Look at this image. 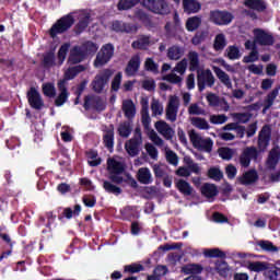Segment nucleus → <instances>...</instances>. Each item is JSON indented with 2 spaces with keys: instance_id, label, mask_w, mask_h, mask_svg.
<instances>
[{
  "instance_id": "obj_1",
  "label": "nucleus",
  "mask_w": 280,
  "mask_h": 280,
  "mask_svg": "<svg viewBox=\"0 0 280 280\" xmlns=\"http://www.w3.org/2000/svg\"><path fill=\"white\" fill-rule=\"evenodd\" d=\"M75 23V18H73L72 13L61 16L49 30L50 38H56L58 34H65L69 32L71 27H73Z\"/></svg>"
},
{
  "instance_id": "obj_2",
  "label": "nucleus",
  "mask_w": 280,
  "mask_h": 280,
  "mask_svg": "<svg viewBox=\"0 0 280 280\" xmlns=\"http://www.w3.org/2000/svg\"><path fill=\"white\" fill-rule=\"evenodd\" d=\"M113 73H115L113 69L106 68L102 72L96 74L94 80L91 83L92 91L98 94L103 93L104 89L106 88V84L110 82V78H113Z\"/></svg>"
},
{
  "instance_id": "obj_3",
  "label": "nucleus",
  "mask_w": 280,
  "mask_h": 280,
  "mask_svg": "<svg viewBox=\"0 0 280 280\" xmlns=\"http://www.w3.org/2000/svg\"><path fill=\"white\" fill-rule=\"evenodd\" d=\"M215 85V77L211 69L197 70V86L199 93H202L205 89H213Z\"/></svg>"
},
{
  "instance_id": "obj_4",
  "label": "nucleus",
  "mask_w": 280,
  "mask_h": 280,
  "mask_svg": "<svg viewBox=\"0 0 280 280\" xmlns=\"http://www.w3.org/2000/svg\"><path fill=\"white\" fill-rule=\"evenodd\" d=\"M189 139L194 148H196V150H199V152L210 153L213 151V140H211V138L203 139L202 137H200V135L192 130L189 133Z\"/></svg>"
},
{
  "instance_id": "obj_5",
  "label": "nucleus",
  "mask_w": 280,
  "mask_h": 280,
  "mask_svg": "<svg viewBox=\"0 0 280 280\" xmlns=\"http://www.w3.org/2000/svg\"><path fill=\"white\" fill-rule=\"evenodd\" d=\"M113 56H115V46L113 44L103 45L96 55L94 67H104V65H108Z\"/></svg>"
},
{
  "instance_id": "obj_6",
  "label": "nucleus",
  "mask_w": 280,
  "mask_h": 280,
  "mask_svg": "<svg viewBox=\"0 0 280 280\" xmlns=\"http://www.w3.org/2000/svg\"><path fill=\"white\" fill-rule=\"evenodd\" d=\"M271 139H272V128H270V125H264L260 131L258 132V139H257L258 153L266 152L268 150Z\"/></svg>"
},
{
  "instance_id": "obj_7",
  "label": "nucleus",
  "mask_w": 280,
  "mask_h": 280,
  "mask_svg": "<svg viewBox=\"0 0 280 280\" xmlns=\"http://www.w3.org/2000/svg\"><path fill=\"white\" fill-rule=\"evenodd\" d=\"M83 108L85 110H91V108H93L96 113H103V110H106V102H104L102 96L88 95L84 97Z\"/></svg>"
},
{
  "instance_id": "obj_8",
  "label": "nucleus",
  "mask_w": 280,
  "mask_h": 280,
  "mask_svg": "<svg viewBox=\"0 0 280 280\" xmlns=\"http://www.w3.org/2000/svg\"><path fill=\"white\" fill-rule=\"evenodd\" d=\"M259 159V151L256 147H247L243 150L238 158L241 167H250V161H257Z\"/></svg>"
},
{
  "instance_id": "obj_9",
  "label": "nucleus",
  "mask_w": 280,
  "mask_h": 280,
  "mask_svg": "<svg viewBox=\"0 0 280 280\" xmlns=\"http://www.w3.org/2000/svg\"><path fill=\"white\" fill-rule=\"evenodd\" d=\"M145 5L153 14H160L161 16L170 14V4L165 0H148Z\"/></svg>"
},
{
  "instance_id": "obj_10",
  "label": "nucleus",
  "mask_w": 280,
  "mask_h": 280,
  "mask_svg": "<svg viewBox=\"0 0 280 280\" xmlns=\"http://www.w3.org/2000/svg\"><path fill=\"white\" fill-rule=\"evenodd\" d=\"M254 38L260 47H272L275 45V36L262 28L254 30Z\"/></svg>"
},
{
  "instance_id": "obj_11",
  "label": "nucleus",
  "mask_w": 280,
  "mask_h": 280,
  "mask_svg": "<svg viewBox=\"0 0 280 280\" xmlns=\"http://www.w3.org/2000/svg\"><path fill=\"white\" fill-rule=\"evenodd\" d=\"M26 97L31 108H34V110H43L45 108V101H43V96H40V92L36 88H31L26 93Z\"/></svg>"
},
{
  "instance_id": "obj_12",
  "label": "nucleus",
  "mask_w": 280,
  "mask_h": 280,
  "mask_svg": "<svg viewBox=\"0 0 280 280\" xmlns=\"http://www.w3.org/2000/svg\"><path fill=\"white\" fill-rule=\"evenodd\" d=\"M234 16L229 11H211L210 12V21L214 23V25H230L233 23Z\"/></svg>"
},
{
  "instance_id": "obj_13",
  "label": "nucleus",
  "mask_w": 280,
  "mask_h": 280,
  "mask_svg": "<svg viewBox=\"0 0 280 280\" xmlns=\"http://www.w3.org/2000/svg\"><path fill=\"white\" fill-rule=\"evenodd\" d=\"M103 145L109 152L115 150V125L110 124L103 130Z\"/></svg>"
},
{
  "instance_id": "obj_14",
  "label": "nucleus",
  "mask_w": 280,
  "mask_h": 280,
  "mask_svg": "<svg viewBox=\"0 0 280 280\" xmlns=\"http://www.w3.org/2000/svg\"><path fill=\"white\" fill-rule=\"evenodd\" d=\"M141 143H143V139L141 137H133L129 139L125 143V150L129 156H139V152H141Z\"/></svg>"
},
{
  "instance_id": "obj_15",
  "label": "nucleus",
  "mask_w": 280,
  "mask_h": 280,
  "mask_svg": "<svg viewBox=\"0 0 280 280\" xmlns=\"http://www.w3.org/2000/svg\"><path fill=\"white\" fill-rule=\"evenodd\" d=\"M259 180V174L257 173V170L252 168L245 173L242 174V176L237 177V183L240 185H244L245 187H248L250 185H255Z\"/></svg>"
},
{
  "instance_id": "obj_16",
  "label": "nucleus",
  "mask_w": 280,
  "mask_h": 280,
  "mask_svg": "<svg viewBox=\"0 0 280 280\" xmlns=\"http://www.w3.org/2000/svg\"><path fill=\"white\" fill-rule=\"evenodd\" d=\"M86 58L89 57L84 54L81 46L77 45L71 48L68 62H70V65H80V62H84Z\"/></svg>"
},
{
  "instance_id": "obj_17",
  "label": "nucleus",
  "mask_w": 280,
  "mask_h": 280,
  "mask_svg": "<svg viewBox=\"0 0 280 280\" xmlns=\"http://www.w3.org/2000/svg\"><path fill=\"white\" fill-rule=\"evenodd\" d=\"M155 130L166 139V141H172L174 139L175 131L165 120H159L155 122Z\"/></svg>"
},
{
  "instance_id": "obj_18",
  "label": "nucleus",
  "mask_w": 280,
  "mask_h": 280,
  "mask_svg": "<svg viewBox=\"0 0 280 280\" xmlns=\"http://www.w3.org/2000/svg\"><path fill=\"white\" fill-rule=\"evenodd\" d=\"M84 71H86V66L84 65L70 67L66 70L63 79H61L59 82H65V85L67 86V82H69V80H74L77 75H80V73Z\"/></svg>"
},
{
  "instance_id": "obj_19",
  "label": "nucleus",
  "mask_w": 280,
  "mask_h": 280,
  "mask_svg": "<svg viewBox=\"0 0 280 280\" xmlns=\"http://www.w3.org/2000/svg\"><path fill=\"white\" fill-rule=\"evenodd\" d=\"M177 115H178V98L176 96H172L166 107V119H168V121L174 122L176 121Z\"/></svg>"
},
{
  "instance_id": "obj_20",
  "label": "nucleus",
  "mask_w": 280,
  "mask_h": 280,
  "mask_svg": "<svg viewBox=\"0 0 280 280\" xmlns=\"http://www.w3.org/2000/svg\"><path fill=\"white\" fill-rule=\"evenodd\" d=\"M140 67H141V57H139V55H135L133 57H131V59L128 61L125 68L126 75L128 77L136 75Z\"/></svg>"
},
{
  "instance_id": "obj_21",
  "label": "nucleus",
  "mask_w": 280,
  "mask_h": 280,
  "mask_svg": "<svg viewBox=\"0 0 280 280\" xmlns=\"http://www.w3.org/2000/svg\"><path fill=\"white\" fill-rule=\"evenodd\" d=\"M279 161H280V147L276 145L270 150L267 159L268 170H271V171L277 170V165L279 164Z\"/></svg>"
},
{
  "instance_id": "obj_22",
  "label": "nucleus",
  "mask_w": 280,
  "mask_h": 280,
  "mask_svg": "<svg viewBox=\"0 0 280 280\" xmlns=\"http://www.w3.org/2000/svg\"><path fill=\"white\" fill-rule=\"evenodd\" d=\"M57 86L60 93L55 100V106L60 107V106H63L65 103L69 100V90H67V85H65V81H58Z\"/></svg>"
},
{
  "instance_id": "obj_23",
  "label": "nucleus",
  "mask_w": 280,
  "mask_h": 280,
  "mask_svg": "<svg viewBox=\"0 0 280 280\" xmlns=\"http://www.w3.org/2000/svg\"><path fill=\"white\" fill-rule=\"evenodd\" d=\"M243 5H245V8L248 10H253L254 12L258 13L268 10V3H266L265 0H245Z\"/></svg>"
},
{
  "instance_id": "obj_24",
  "label": "nucleus",
  "mask_w": 280,
  "mask_h": 280,
  "mask_svg": "<svg viewBox=\"0 0 280 280\" xmlns=\"http://www.w3.org/2000/svg\"><path fill=\"white\" fill-rule=\"evenodd\" d=\"M122 112L127 119H135V115H137V106L132 100H125L122 102Z\"/></svg>"
},
{
  "instance_id": "obj_25",
  "label": "nucleus",
  "mask_w": 280,
  "mask_h": 280,
  "mask_svg": "<svg viewBox=\"0 0 280 280\" xmlns=\"http://www.w3.org/2000/svg\"><path fill=\"white\" fill-rule=\"evenodd\" d=\"M91 24V14L86 13L82 18L79 19V22L74 26V33L77 36H80L83 32L86 31V27Z\"/></svg>"
},
{
  "instance_id": "obj_26",
  "label": "nucleus",
  "mask_w": 280,
  "mask_h": 280,
  "mask_svg": "<svg viewBox=\"0 0 280 280\" xmlns=\"http://www.w3.org/2000/svg\"><path fill=\"white\" fill-rule=\"evenodd\" d=\"M213 71L217 78L220 80L221 84H224L226 89H233V82H231V77L224 72L220 67H213Z\"/></svg>"
},
{
  "instance_id": "obj_27",
  "label": "nucleus",
  "mask_w": 280,
  "mask_h": 280,
  "mask_svg": "<svg viewBox=\"0 0 280 280\" xmlns=\"http://www.w3.org/2000/svg\"><path fill=\"white\" fill-rule=\"evenodd\" d=\"M79 46H81L83 54H85V57L88 58L89 56H95L97 54V49H100L97 43H94L93 40H86Z\"/></svg>"
},
{
  "instance_id": "obj_28",
  "label": "nucleus",
  "mask_w": 280,
  "mask_h": 280,
  "mask_svg": "<svg viewBox=\"0 0 280 280\" xmlns=\"http://www.w3.org/2000/svg\"><path fill=\"white\" fill-rule=\"evenodd\" d=\"M166 56L168 60H180L185 56V49L178 45H173L168 47Z\"/></svg>"
},
{
  "instance_id": "obj_29",
  "label": "nucleus",
  "mask_w": 280,
  "mask_h": 280,
  "mask_svg": "<svg viewBox=\"0 0 280 280\" xmlns=\"http://www.w3.org/2000/svg\"><path fill=\"white\" fill-rule=\"evenodd\" d=\"M247 268L250 272H265L266 275L270 268V264L266 261H249Z\"/></svg>"
},
{
  "instance_id": "obj_30",
  "label": "nucleus",
  "mask_w": 280,
  "mask_h": 280,
  "mask_svg": "<svg viewBox=\"0 0 280 280\" xmlns=\"http://www.w3.org/2000/svg\"><path fill=\"white\" fill-rule=\"evenodd\" d=\"M141 117H142V125L144 128H149L150 127V121H152V119L150 118V105L148 103V100L142 98L141 101Z\"/></svg>"
},
{
  "instance_id": "obj_31",
  "label": "nucleus",
  "mask_w": 280,
  "mask_h": 280,
  "mask_svg": "<svg viewBox=\"0 0 280 280\" xmlns=\"http://www.w3.org/2000/svg\"><path fill=\"white\" fill-rule=\"evenodd\" d=\"M137 178L141 183V185H150V184H152V180H153L152 173L150 172V168H148V167L139 168Z\"/></svg>"
},
{
  "instance_id": "obj_32",
  "label": "nucleus",
  "mask_w": 280,
  "mask_h": 280,
  "mask_svg": "<svg viewBox=\"0 0 280 280\" xmlns=\"http://www.w3.org/2000/svg\"><path fill=\"white\" fill-rule=\"evenodd\" d=\"M183 5L184 12H187V14H196L197 12H200V8H202L200 2L196 0H183Z\"/></svg>"
},
{
  "instance_id": "obj_33",
  "label": "nucleus",
  "mask_w": 280,
  "mask_h": 280,
  "mask_svg": "<svg viewBox=\"0 0 280 280\" xmlns=\"http://www.w3.org/2000/svg\"><path fill=\"white\" fill-rule=\"evenodd\" d=\"M175 187L183 196H191L194 194V187L185 179L177 180Z\"/></svg>"
},
{
  "instance_id": "obj_34",
  "label": "nucleus",
  "mask_w": 280,
  "mask_h": 280,
  "mask_svg": "<svg viewBox=\"0 0 280 280\" xmlns=\"http://www.w3.org/2000/svg\"><path fill=\"white\" fill-rule=\"evenodd\" d=\"M107 170H109L110 174H124L126 167L124 166V163L109 159L107 161Z\"/></svg>"
},
{
  "instance_id": "obj_35",
  "label": "nucleus",
  "mask_w": 280,
  "mask_h": 280,
  "mask_svg": "<svg viewBox=\"0 0 280 280\" xmlns=\"http://www.w3.org/2000/svg\"><path fill=\"white\" fill-rule=\"evenodd\" d=\"M189 71H200V57L195 50L188 52Z\"/></svg>"
},
{
  "instance_id": "obj_36",
  "label": "nucleus",
  "mask_w": 280,
  "mask_h": 280,
  "mask_svg": "<svg viewBox=\"0 0 280 280\" xmlns=\"http://www.w3.org/2000/svg\"><path fill=\"white\" fill-rule=\"evenodd\" d=\"M200 25H202V18L198 15L190 16L186 21L187 32H196Z\"/></svg>"
},
{
  "instance_id": "obj_37",
  "label": "nucleus",
  "mask_w": 280,
  "mask_h": 280,
  "mask_svg": "<svg viewBox=\"0 0 280 280\" xmlns=\"http://www.w3.org/2000/svg\"><path fill=\"white\" fill-rule=\"evenodd\" d=\"M112 30L114 32L117 33H126V34H130V32H132V25H130L129 23H124L121 21H114L112 24Z\"/></svg>"
},
{
  "instance_id": "obj_38",
  "label": "nucleus",
  "mask_w": 280,
  "mask_h": 280,
  "mask_svg": "<svg viewBox=\"0 0 280 280\" xmlns=\"http://www.w3.org/2000/svg\"><path fill=\"white\" fill-rule=\"evenodd\" d=\"M224 57L229 58V60H240L242 58V52L240 51V47L235 45H231L225 49Z\"/></svg>"
},
{
  "instance_id": "obj_39",
  "label": "nucleus",
  "mask_w": 280,
  "mask_h": 280,
  "mask_svg": "<svg viewBox=\"0 0 280 280\" xmlns=\"http://www.w3.org/2000/svg\"><path fill=\"white\" fill-rule=\"evenodd\" d=\"M43 67L45 69H51V67H56V52L54 50H49L44 54Z\"/></svg>"
},
{
  "instance_id": "obj_40",
  "label": "nucleus",
  "mask_w": 280,
  "mask_h": 280,
  "mask_svg": "<svg viewBox=\"0 0 280 280\" xmlns=\"http://www.w3.org/2000/svg\"><path fill=\"white\" fill-rule=\"evenodd\" d=\"M201 194L206 198H215V196H218V186L214 184H203L201 187Z\"/></svg>"
},
{
  "instance_id": "obj_41",
  "label": "nucleus",
  "mask_w": 280,
  "mask_h": 280,
  "mask_svg": "<svg viewBox=\"0 0 280 280\" xmlns=\"http://www.w3.org/2000/svg\"><path fill=\"white\" fill-rule=\"evenodd\" d=\"M279 95V88H275L265 98V106L262 108V113H266V110L270 109L272 104H275V100H277Z\"/></svg>"
},
{
  "instance_id": "obj_42",
  "label": "nucleus",
  "mask_w": 280,
  "mask_h": 280,
  "mask_svg": "<svg viewBox=\"0 0 280 280\" xmlns=\"http://www.w3.org/2000/svg\"><path fill=\"white\" fill-rule=\"evenodd\" d=\"M203 255L209 259H226V253L222 252L220 248L205 249Z\"/></svg>"
},
{
  "instance_id": "obj_43",
  "label": "nucleus",
  "mask_w": 280,
  "mask_h": 280,
  "mask_svg": "<svg viewBox=\"0 0 280 280\" xmlns=\"http://www.w3.org/2000/svg\"><path fill=\"white\" fill-rule=\"evenodd\" d=\"M226 47V37L224 34L220 33L214 37L213 49L214 51H224Z\"/></svg>"
},
{
  "instance_id": "obj_44",
  "label": "nucleus",
  "mask_w": 280,
  "mask_h": 280,
  "mask_svg": "<svg viewBox=\"0 0 280 280\" xmlns=\"http://www.w3.org/2000/svg\"><path fill=\"white\" fill-rule=\"evenodd\" d=\"M203 268L201 267V265L198 264H189V265H185L182 268V271L184 272V275H200L202 273Z\"/></svg>"
},
{
  "instance_id": "obj_45",
  "label": "nucleus",
  "mask_w": 280,
  "mask_h": 280,
  "mask_svg": "<svg viewBox=\"0 0 280 280\" xmlns=\"http://www.w3.org/2000/svg\"><path fill=\"white\" fill-rule=\"evenodd\" d=\"M117 131L119 137H121L122 139H128V137H130V135L132 133V126H130L128 121H125L118 126Z\"/></svg>"
},
{
  "instance_id": "obj_46",
  "label": "nucleus",
  "mask_w": 280,
  "mask_h": 280,
  "mask_svg": "<svg viewBox=\"0 0 280 280\" xmlns=\"http://www.w3.org/2000/svg\"><path fill=\"white\" fill-rule=\"evenodd\" d=\"M191 126L198 128V130H209L210 126L207 119L200 117H192L190 119Z\"/></svg>"
},
{
  "instance_id": "obj_47",
  "label": "nucleus",
  "mask_w": 280,
  "mask_h": 280,
  "mask_svg": "<svg viewBox=\"0 0 280 280\" xmlns=\"http://www.w3.org/2000/svg\"><path fill=\"white\" fill-rule=\"evenodd\" d=\"M5 231H7L5 225H1L0 226V240H2V242H4V244H7V246H9V248H14V244H16V242L12 241V237Z\"/></svg>"
},
{
  "instance_id": "obj_48",
  "label": "nucleus",
  "mask_w": 280,
  "mask_h": 280,
  "mask_svg": "<svg viewBox=\"0 0 280 280\" xmlns=\"http://www.w3.org/2000/svg\"><path fill=\"white\" fill-rule=\"evenodd\" d=\"M80 213H82V206L80 205H75L74 209L71 208H65L63 209V218H67V220H71V218L78 217L80 215Z\"/></svg>"
},
{
  "instance_id": "obj_49",
  "label": "nucleus",
  "mask_w": 280,
  "mask_h": 280,
  "mask_svg": "<svg viewBox=\"0 0 280 280\" xmlns=\"http://www.w3.org/2000/svg\"><path fill=\"white\" fill-rule=\"evenodd\" d=\"M215 270L220 277H223L226 279L229 277V264L224 260L217 261L215 264Z\"/></svg>"
},
{
  "instance_id": "obj_50",
  "label": "nucleus",
  "mask_w": 280,
  "mask_h": 280,
  "mask_svg": "<svg viewBox=\"0 0 280 280\" xmlns=\"http://www.w3.org/2000/svg\"><path fill=\"white\" fill-rule=\"evenodd\" d=\"M67 54H69V44H63L60 46L58 52H57V59L59 67L65 63V60H67Z\"/></svg>"
},
{
  "instance_id": "obj_51",
  "label": "nucleus",
  "mask_w": 280,
  "mask_h": 280,
  "mask_svg": "<svg viewBox=\"0 0 280 280\" xmlns=\"http://www.w3.org/2000/svg\"><path fill=\"white\" fill-rule=\"evenodd\" d=\"M103 189H105L107 194H114V196H119V194H121V188L108 180H104Z\"/></svg>"
},
{
  "instance_id": "obj_52",
  "label": "nucleus",
  "mask_w": 280,
  "mask_h": 280,
  "mask_svg": "<svg viewBox=\"0 0 280 280\" xmlns=\"http://www.w3.org/2000/svg\"><path fill=\"white\" fill-rule=\"evenodd\" d=\"M257 245L261 250H266V253H277V250H279V247L275 246L270 241H259Z\"/></svg>"
},
{
  "instance_id": "obj_53",
  "label": "nucleus",
  "mask_w": 280,
  "mask_h": 280,
  "mask_svg": "<svg viewBox=\"0 0 280 280\" xmlns=\"http://www.w3.org/2000/svg\"><path fill=\"white\" fill-rule=\"evenodd\" d=\"M266 277H268L269 280H280V268L275 265H269Z\"/></svg>"
},
{
  "instance_id": "obj_54",
  "label": "nucleus",
  "mask_w": 280,
  "mask_h": 280,
  "mask_svg": "<svg viewBox=\"0 0 280 280\" xmlns=\"http://www.w3.org/2000/svg\"><path fill=\"white\" fill-rule=\"evenodd\" d=\"M184 163L189 167L192 174H197V176H200V166L198 165V163H194V160L191 158L185 156Z\"/></svg>"
},
{
  "instance_id": "obj_55",
  "label": "nucleus",
  "mask_w": 280,
  "mask_h": 280,
  "mask_svg": "<svg viewBox=\"0 0 280 280\" xmlns=\"http://www.w3.org/2000/svg\"><path fill=\"white\" fill-rule=\"evenodd\" d=\"M233 117L238 124H248L253 119V114L250 113H235Z\"/></svg>"
},
{
  "instance_id": "obj_56",
  "label": "nucleus",
  "mask_w": 280,
  "mask_h": 280,
  "mask_svg": "<svg viewBox=\"0 0 280 280\" xmlns=\"http://www.w3.org/2000/svg\"><path fill=\"white\" fill-rule=\"evenodd\" d=\"M142 270H144V267L141 264H131L124 267V272L129 275H137V272H142Z\"/></svg>"
},
{
  "instance_id": "obj_57",
  "label": "nucleus",
  "mask_w": 280,
  "mask_h": 280,
  "mask_svg": "<svg viewBox=\"0 0 280 280\" xmlns=\"http://www.w3.org/2000/svg\"><path fill=\"white\" fill-rule=\"evenodd\" d=\"M233 154H235V152L229 147L219 149V156L223 159V161H231Z\"/></svg>"
},
{
  "instance_id": "obj_58",
  "label": "nucleus",
  "mask_w": 280,
  "mask_h": 280,
  "mask_svg": "<svg viewBox=\"0 0 280 280\" xmlns=\"http://www.w3.org/2000/svg\"><path fill=\"white\" fill-rule=\"evenodd\" d=\"M208 176L212 179V180H222V178H224V174L222 173V171H220V168L218 167H211L208 170Z\"/></svg>"
},
{
  "instance_id": "obj_59",
  "label": "nucleus",
  "mask_w": 280,
  "mask_h": 280,
  "mask_svg": "<svg viewBox=\"0 0 280 280\" xmlns=\"http://www.w3.org/2000/svg\"><path fill=\"white\" fill-rule=\"evenodd\" d=\"M144 69L145 71H151V73H159V65L152 58H147Z\"/></svg>"
},
{
  "instance_id": "obj_60",
  "label": "nucleus",
  "mask_w": 280,
  "mask_h": 280,
  "mask_svg": "<svg viewBox=\"0 0 280 280\" xmlns=\"http://www.w3.org/2000/svg\"><path fill=\"white\" fill-rule=\"evenodd\" d=\"M42 89L46 97H56V86L52 83H46Z\"/></svg>"
},
{
  "instance_id": "obj_61",
  "label": "nucleus",
  "mask_w": 280,
  "mask_h": 280,
  "mask_svg": "<svg viewBox=\"0 0 280 280\" xmlns=\"http://www.w3.org/2000/svg\"><path fill=\"white\" fill-rule=\"evenodd\" d=\"M257 60H259V50H252L247 56L243 58V62L245 65L257 62Z\"/></svg>"
},
{
  "instance_id": "obj_62",
  "label": "nucleus",
  "mask_w": 280,
  "mask_h": 280,
  "mask_svg": "<svg viewBox=\"0 0 280 280\" xmlns=\"http://www.w3.org/2000/svg\"><path fill=\"white\" fill-rule=\"evenodd\" d=\"M207 34H208L207 31L197 32L191 38L192 45L195 46L200 45L205 40V38H207Z\"/></svg>"
},
{
  "instance_id": "obj_63",
  "label": "nucleus",
  "mask_w": 280,
  "mask_h": 280,
  "mask_svg": "<svg viewBox=\"0 0 280 280\" xmlns=\"http://www.w3.org/2000/svg\"><path fill=\"white\" fill-rule=\"evenodd\" d=\"M121 78H122L121 72H118L114 77L112 81V92L117 93L119 91V89L121 88Z\"/></svg>"
},
{
  "instance_id": "obj_64",
  "label": "nucleus",
  "mask_w": 280,
  "mask_h": 280,
  "mask_svg": "<svg viewBox=\"0 0 280 280\" xmlns=\"http://www.w3.org/2000/svg\"><path fill=\"white\" fill-rule=\"evenodd\" d=\"M166 161L170 165H178V155L172 150H167L165 153Z\"/></svg>"
}]
</instances>
